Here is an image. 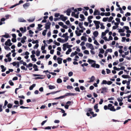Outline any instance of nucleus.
I'll list each match as a JSON object with an SVG mask.
<instances>
[{"mask_svg": "<svg viewBox=\"0 0 131 131\" xmlns=\"http://www.w3.org/2000/svg\"><path fill=\"white\" fill-rule=\"evenodd\" d=\"M93 22L95 24V26H96V29H97L100 27V26L99 25L100 24V21H97L96 20H94L93 21Z\"/></svg>", "mask_w": 131, "mask_h": 131, "instance_id": "obj_1", "label": "nucleus"}, {"mask_svg": "<svg viewBox=\"0 0 131 131\" xmlns=\"http://www.w3.org/2000/svg\"><path fill=\"white\" fill-rule=\"evenodd\" d=\"M86 46L92 50L94 49V48L93 45L91 43H86Z\"/></svg>", "mask_w": 131, "mask_h": 131, "instance_id": "obj_2", "label": "nucleus"}, {"mask_svg": "<svg viewBox=\"0 0 131 131\" xmlns=\"http://www.w3.org/2000/svg\"><path fill=\"white\" fill-rule=\"evenodd\" d=\"M51 23L50 22H48L45 24V28L46 29H49L50 28Z\"/></svg>", "mask_w": 131, "mask_h": 131, "instance_id": "obj_3", "label": "nucleus"}, {"mask_svg": "<svg viewBox=\"0 0 131 131\" xmlns=\"http://www.w3.org/2000/svg\"><path fill=\"white\" fill-rule=\"evenodd\" d=\"M63 59L62 58L58 57L57 59V60L58 61V62L59 64H61L62 63V61Z\"/></svg>", "mask_w": 131, "mask_h": 131, "instance_id": "obj_4", "label": "nucleus"}, {"mask_svg": "<svg viewBox=\"0 0 131 131\" xmlns=\"http://www.w3.org/2000/svg\"><path fill=\"white\" fill-rule=\"evenodd\" d=\"M76 95V94L75 93H67L66 94L65 96H74Z\"/></svg>", "mask_w": 131, "mask_h": 131, "instance_id": "obj_5", "label": "nucleus"}, {"mask_svg": "<svg viewBox=\"0 0 131 131\" xmlns=\"http://www.w3.org/2000/svg\"><path fill=\"white\" fill-rule=\"evenodd\" d=\"M33 67L34 68V70L35 71H37L39 70V69L38 68V66L36 64H34L33 65Z\"/></svg>", "mask_w": 131, "mask_h": 131, "instance_id": "obj_6", "label": "nucleus"}, {"mask_svg": "<svg viewBox=\"0 0 131 131\" xmlns=\"http://www.w3.org/2000/svg\"><path fill=\"white\" fill-rule=\"evenodd\" d=\"M80 17L82 18V19H79V20L82 21L84 19V15L82 14H80Z\"/></svg>", "mask_w": 131, "mask_h": 131, "instance_id": "obj_7", "label": "nucleus"}, {"mask_svg": "<svg viewBox=\"0 0 131 131\" xmlns=\"http://www.w3.org/2000/svg\"><path fill=\"white\" fill-rule=\"evenodd\" d=\"M18 21L20 22H26V21L23 18H20L18 19Z\"/></svg>", "mask_w": 131, "mask_h": 131, "instance_id": "obj_8", "label": "nucleus"}, {"mask_svg": "<svg viewBox=\"0 0 131 131\" xmlns=\"http://www.w3.org/2000/svg\"><path fill=\"white\" fill-rule=\"evenodd\" d=\"M122 77L126 79V78H131L130 77V76L128 75H123L122 76Z\"/></svg>", "mask_w": 131, "mask_h": 131, "instance_id": "obj_9", "label": "nucleus"}, {"mask_svg": "<svg viewBox=\"0 0 131 131\" xmlns=\"http://www.w3.org/2000/svg\"><path fill=\"white\" fill-rule=\"evenodd\" d=\"M93 34L95 37H96L98 36L99 33L97 31H95L93 32Z\"/></svg>", "mask_w": 131, "mask_h": 131, "instance_id": "obj_10", "label": "nucleus"}, {"mask_svg": "<svg viewBox=\"0 0 131 131\" xmlns=\"http://www.w3.org/2000/svg\"><path fill=\"white\" fill-rule=\"evenodd\" d=\"M93 14L94 15H100V13L97 10H96L94 11Z\"/></svg>", "mask_w": 131, "mask_h": 131, "instance_id": "obj_11", "label": "nucleus"}, {"mask_svg": "<svg viewBox=\"0 0 131 131\" xmlns=\"http://www.w3.org/2000/svg\"><path fill=\"white\" fill-rule=\"evenodd\" d=\"M88 62H89V64H92V63H95V61L94 60L89 59L88 61Z\"/></svg>", "mask_w": 131, "mask_h": 131, "instance_id": "obj_12", "label": "nucleus"}, {"mask_svg": "<svg viewBox=\"0 0 131 131\" xmlns=\"http://www.w3.org/2000/svg\"><path fill=\"white\" fill-rule=\"evenodd\" d=\"M95 78L94 77V76H92L91 77V78L90 80L89 81V83L91 82H93L94 81V80L95 79Z\"/></svg>", "mask_w": 131, "mask_h": 131, "instance_id": "obj_13", "label": "nucleus"}, {"mask_svg": "<svg viewBox=\"0 0 131 131\" xmlns=\"http://www.w3.org/2000/svg\"><path fill=\"white\" fill-rule=\"evenodd\" d=\"M107 88L106 87H103L101 89H100L99 91L102 90L104 92H107Z\"/></svg>", "mask_w": 131, "mask_h": 131, "instance_id": "obj_14", "label": "nucleus"}, {"mask_svg": "<svg viewBox=\"0 0 131 131\" xmlns=\"http://www.w3.org/2000/svg\"><path fill=\"white\" fill-rule=\"evenodd\" d=\"M49 89L52 90L55 88L56 87L54 85H49L48 86Z\"/></svg>", "mask_w": 131, "mask_h": 131, "instance_id": "obj_15", "label": "nucleus"}, {"mask_svg": "<svg viewBox=\"0 0 131 131\" xmlns=\"http://www.w3.org/2000/svg\"><path fill=\"white\" fill-rule=\"evenodd\" d=\"M108 109L112 111H115L116 110L114 108V106H113L110 108H108Z\"/></svg>", "mask_w": 131, "mask_h": 131, "instance_id": "obj_16", "label": "nucleus"}, {"mask_svg": "<svg viewBox=\"0 0 131 131\" xmlns=\"http://www.w3.org/2000/svg\"><path fill=\"white\" fill-rule=\"evenodd\" d=\"M11 42L10 39H8L7 41H6L5 43V45L6 46H8L9 43Z\"/></svg>", "mask_w": 131, "mask_h": 131, "instance_id": "obj_17", "label": "nucleus"}, {"mask_svg": "<svg viewBox=\"0 0 131 131\" xmlns=\"http://www.w3.org/2000/svg\"><path fill=\"white\" fill-rule=\"evenodd\" d=\"M65 44H66V47L68 48H70L72 47V45H69V43L68 42H67Z\"/></svg>", "mask_w": 131, "mask_h": 131, "instance_id": "obj_18", "label": "nucleus"}, {"mask_svg": "<svg viewBox=\"0 0 131 131\" xmlns=\"http://www.w3.org/2000/svg\"><path fill=\"white\" fill-rule=\"evenodd\" d=\"M36 84H33L29 88V89L30 90H32L33 89L34 87L36 86Z\"/></svg>", "mask_w": 131, "mask_h": 131, "instance_id": "obj_19", "label": "nucleus"}, {"mask_svg": "<svg viewBox=\"0 0 131 131\" xmlns=\"http://www.w3.org/2000/svg\"><path fill=\"white\" fill-rule=\"evenodd\" d=\"M30 4L29 3H26L23 5V6L24 8H25L26 7L29 6Z\"/></svg>", "mask_w": 131, "mask_h": 131, "instance_id": "obj_20", "label": "nucleus"}, {"mask_svg": "<svg viewBox=\"0 0 131 131\" xmlns=\"http://www.w3.org/2000/svg\"><path fill=\"white\" fill-rule=\"evenodd\" d=\"M72 51V49L71 48H69L68 50L66 52V54H68L70 53Z\"/></svg>", "mask_w": 131, "mask_h": 131, "instance_id": "obj_21", "label": "nucleus"}, {"mask_svg": "<svg viewBox=\"0 0 131 131\" xmlns=\"http://www.w3.org/2000/svg\"><path fill=\"white\" fill-rule=\"evenodd\" d=\"M57 82L58 83H62V81L61 79L58 78L57 79Z\"/></svg>", "mask_w": 131, "mask_h": 131, "instance_id": "obj_22", "label": "nucleus"}, {"mask_svg": "<svg viewBox=\"0 0 131 131\" xmlns=\"http://www.w3.org/2000/svg\"><path fill=\"white\" fill-rule=\"evenodd\" d=\"M63 51H65L66 49V44H65V43H64L63 44Z\"/></svg>", "mask_w": 131, "mask_h": 131, "instance_id": "obj_23", "label": "nucleus"}, {"mask_svg": "<svg viewBox=\"0 0 131 131\" xmlns=\"http://www.w3.org/2000/svg\"><path fill=\"white\" fill-rule=\"evenodd\" d=\"M124 31H125V29L123 28L122 29H119L118 30V31L120 33V32H123Z\"/></svg>", "mask_w": 131, "mask_h": 131, "instance_id": "obj_24", "label": "nucleus"}, {"mask_svg": "<svg viewBox=\"0 0 131 131\" xmlns=\"http://www.w3.org/2000/svg\"><path fill=\"white\" fill-rule=\"evenodd\" d=\"M81 39L82 40H83L85 41H86L87 39L85 37L82 36L81 37Z\"/></svg>", "mask_w": 131, "mask_h": 131, "instance_id": "obj_25", "label": "nucleus"}, {"mask_svg": "<svg viewBox=\"0 0 131 131\" xmlns=\"http://www.w3.org/2000/svg\"><path fill=\"white\" fill-rule=\"evenodd\" d=\"M99 50L100 51V53H103L104 52V50L102 49H99Z\"/></svg>", "mask_w": 131, "mask_h": 131, "instance_id": "obj_26", "label": "nucleus"}, {"mask_svg": "<svg viewBox=\"0 0 131 131\" xmlns=\"http://www.w3.org/2000/svg\"><path fill=\"white\" fill-rule=\"evenodd\" d=\"M83 23V22L79 23V26L81 29V28H82V27H83V26H82Z\"/></svg>", "mask_w": 131, "mask_h": 131, "instance_id": "obj_27", "label": "nucleus"}, {"mask_svg": "<svg viewBox=\"0 0 131 131\" xmlns=\"http://www.w3.org/2000/svg\"><path fill=\"white\" fill-rule=\"evenodd\" d=\"M75 33L78 36H80L81 34L80 32H79V33H78V31L77 30H75Z\"/></svg>", "mask_w": 131, "mask_h": 131, "instance_id": "obj_28", "label": "nucleus"}, {"mask_svg": "<svg viewBox=\"0 0 131 131\" xmlns=\"http://www.w3.org/2000/svg\"><path fill=\"white\" fill-rule=\"evenodd\" d=\"M40 52L38 50H37L36 51V55L38 57L40 56Z\"/></svg>", "mask_w": 131, "mask_h": 131, "instance_id": "obj_29", "label": "nucleus"}, {"mask_svg": "<svg viewBox=\"0 0 131 131\" xmlns=\"http://www.w3.org/2000/svg\"><path fill=\"white\" fill-rule=\"evenodd\" d=\"M47 29L45 30L42 32V35L43 36H45L46 35V33L47 32Z\"/></svg>", "mask_w": 131, "mask_h": 131, "instance_id": "obj_30", "label": "nucleus"}, {"mask_svg": "<svg viewBox=\"0 0 131 131\" xmlns=\"http://www.w3.org/2000/svg\"><path fill=\"white\" fill-rule=\"evenodd\" d=\"M8 82L9 84L11 86H13L14 85V83L11 80H9Z\"/></svg>", "mask_w": 131, "mask_h": 131, "instance_id": "obj_31", "label": "nucleus"}, {"mask_svg": "<svg viewBox=\"0 0 131 131\" xmlns=\"http://www.w3.org/2000/svg\"><path fill=\"white\" fill-rule=\"evenodd\" d=\"M2 36L6 38H8L10 37L9 35L8 34L6 35H3Z\"/></svg>", "mask_w": 131, "mask_h": 131, "instance_id": "obj_32", "label": "nucleus"}, {"mask_svg": "<svg viewBox=\"0 0 131 131\" xmlns=\"http://www.w3.org/2000/svg\"><path fill=\"white\" fill-rule=\"evenodd\" d=\"M117 100L118 102H121L122 101L123 99H122V97H121V98H118L117 99Z\"/></svg>", "mask_w": 131, "mask_h": 131, "instance_id": "obj_33", "label": "nucleus"}, {"mask_svg": "<svg viewBox=\"0 0 131 131\" xmlns=\"http://www.w3.org/2000/svg\"><path fill=\"white\" fill-rule=\"evenodd\" d=\"M35 19V18H34L32 19H28L27 20L29 22H33Z\"/></svg>", "mask_w": 131, "mask_h": 131, "instance_id": "obj_34", "label": "nucleus"}, {"mask_svg": "<svg viewBox=\"0 0 131 131\" xmlns=\"http://www.w3.org/2000/svg\"><path fill=\"white\" fill-rule=\"evenodd\" d=\"M81 66L83 67L82 71L84 72H85L87 70L83 65H81Z\"/></svg>", "mask_w": 131, "mask_h": 131, "instance_id": "obj_35", "label": "nucleus"}, {"mask_svg": "<svg viewBox=\"0 0 131 131\" xmlns=\"http://www.w3.org/2000/svg\"><path fill=\"white\" fill-rule=\"evenodd\" d=\"M68 35V33L67 32H66L64 34H63L62 36H61V37H62L63 38H64L65 37H66V36H67Z\"/></svg>", "mask_w": 131, "mask_h": 131, "instance_id": "obj_36", "label": "nucleus"}, {"mask_svg": "<svg viewBox=\"0 0 131 131\" xmlns=\"http://www.w3.org/2000/svg\"><path fill=\"white\" fill-rule=\"evenodd\" d=\"M60 90H59V91H56L52 92H51L50 94H55L56 93L58 92H60Z\"/></svg>", "mask_w": 131, "mask_h": 131, "instance_id": "obj_37", "label": "nucleus"}, {"mask_svg": "<svg viewBox=\"0 0 131 131\" xmlns=\"http://www.w3.org/2000/svg\"><path fill=\"white\" fill-rule=\"evenodd\" d=\"M108 19V17L104 18L103 19V21L104 22H106L107 20V19Z\"/></svg>", "mask_w": 131, "mask_h": 131, "instance_id": "obj_38", "label": "nucleus"}, {"mask_svg": "<svg viewBox=\"0 0 131 131\" xmlns=\"http://www.w3.org/2000/svg\"><path fill=\"white\" fill-rule=\"evenodd\" d=\"M113 19V17L112 16H110L109 18H108V21L109 22H110Z\"/></svg>", "mask_w": 131, "mask_h": 131, "instance_id": "obj_39", "label": "nucleus"}, {"mask_svg": "<svg viewBox=\"0 0 131 131\" xmlns=\"http://www.w3.org/2000/svg\"><path fill=\"white\" fill-rule=\"evenodd\" d=\"M33 65L32 63H30L28 64L27 65V67L29 68L30 67H32Z\"/></svg>", "mask_w": 131, "mask_h": 131, "instance_id": "obj_40", "label": "nucleus"}, {"mask_svg": "<svg viewBox=\"0 0 131 131\" xmlns=\"http://www.w3.org/2000/svg\"><path fill=\"white\" fill-rule=\"evenodd\" d=\"M32 43L33 44H38V41L37 40H33V41L32 42Z\"/></svg>", "mask_w": 131, "mask_h": 131, "instance_id": "obj_41", "label": "nucleus"}, {"mask_svg": "<svg viewBox=\"0 0 131 131\" xmlns=\"http://www.w3.org/2000/svg\"><path fill=\"white\" fill-rule=\"evenodd\" d=\"M131 81V78H129V79H128V81L127 82V84L128 85H129L130 83V82Z\"/></svg>", "mask_w": 131, "mask_h": 131, "instance_id": "obj_42", "label": "nucleus"}, {"mask_svg": "<svg viewBox=\"0 0 131 131\" xmlns=\"http://www.w3.org/2000/svg\"><path fill=\"white\" fill-rule=\"evenodd\" d=\"M105 15L106 16H109L110 15V12L105 13Z\"/></svg>", "mask_w": 131, "mask_h": 131, "instance_id": "obj_43", "label": "nucleus"}, {"mask_svg": "<svg viewBox=\"0 0 131 131\" xmlns=\"http://www.w3.org/2000/svg\"><path fill=\"white\" fill-rule=\"evenodd\" d=\"M12 105L11 104L9 103L7 105V106L8 108H10L12 107Z\"/></svg>", "mask_w": 131, "mask_h": 131, "instance_id": "obj_44", "label": "nucleus"}, {"mask_svg": "<svg viewBox=\"0 0 131 131\" xmlns=\"http://www.w3.org/2000/svg\"><path fill=\"white\" fill-rule=\"evenodd\" d=\"M107 81L105 80H103V81L102 83H101L102 84H106L107 83Z\"/></svg>", "mask_w": 131, "mask_h": 131, "instance_id": "obj_45", "label": "nucleus"}, {"mask_svg": "<svg viewBox=\"0 0 131 131\" xmlns=\"http://www.w3.org/2000/svg\"><path fill=\"white\" fill-rule=\"evenodd\" d=\"M84 53L86 54H89V51L88 50H85L84 51Z\"/></svg>", "mask_w": 131, "mask_h": 131, "instance_id": "obj_46", "label": "nucleus"}, {"mask_svg": "<svg viewBox=\"0 0 131 131\" xmlns=\"http://www.w3.org/2000/svg\"><path fill=\"white\" fill-rule=\"evenodd\" d=\"M67 19V17H64L62 19V20L64 21H65Z\"/></svg>", "mask_w": 131, "mask_h": 131, "instance_id": "obj_47", "label": "nucleus"}, {"mask_svg": "<svg viewBox=\"0 0 131 131\" xmlns=\"http://www.w3.org/2000/svg\"><path fill=\"white\" fill-rule=\"evenodd\" d=\"M73 73L72 72H70L68 73V76L70 77L72 75Z\"/></svg>", "mask_w": 131, "mask_h": 131, "instance_id": "obj_48", "label": "nucleus"}, {"mask_svg": "<svg viewBox=\"0 0 131 131\" xmlns=\"http://www.w3.org/2000/svg\"><path fill=\"white\" fill-rule=\"evenodd\" d=\"M118 63V60H117L116 62H114L113 63V66H116L117 65Z\"/></svg>", "mask_w": 131, "mask_h": 131, "instance_id": "obj_49", "label": "nucleus"}, {"mask_svg": "<svg viewBox=\"0 0 131 131\" xmlns=\"http://www.w3.org/2000/svg\"><path fill=\"white\" fill-rule=\"evenodd\" d=\"M4 48L6 50H11L10 48L7 46H5Z\"/></svg>", "mask_w": 131, "mask_h": 131, "instance_id": "obj_50", "label": "nucleus"}, {"mask_svg": "<svg viewBox=\"0 0 131 131\" xmlns=\"http://www.w3.org/2000/svg\"><path fill=\"white\" fill-rule=\"evenodd\" d=\"M106 73L107 74H108L111 73V70L109 69H106Z\"/></svg>", "mask_w": 131, "mask_h": 131, "instance_id": "obj_51", "label": "nucleus"}, {"mask_svg": "<svg viewBox=\"0 0 131 131\" xmlns=\"http://www.w3.org/2000/svg\"><path fill=\"white\" fill-rule=\"evenodd\" d=\"M94 43L97 46L99 45V43L97 42V41L96 40H94Z\"/></svg>", "mask_w": 131, "mask_h": 131, "instance_id": "obj_52", "label": "nucleus"}, {"mask_svg": "<svg viewBox=\"0 0 131 131\" xmlns=\"http://www.w3.org/2000/svg\"><path fill=\"white\" fill-rule=\"evenodd\" d=\"M73 87L72 86L70 85H68L67 86V88L68 89H72Z\"/></svg>", "mask_w": 131, "mask_h": 131, "instance_id": "obj_53", "label": "nucleus"}, {"mask_svg": "<svg viewBox=\"0 0 131 131\" xmlns=\"http://www.w3.org/2000/svg\"><path fill=\"white\" fill-rule=\"evenodd\" d=\"M131 14L129 12H127L126 14H125V16L126 17H127V16H130V15Z\"/></svg>", "mask_w": 131, "mask_h": 131, "instance_id": "obj_54", "label": "nucleus"}, {"mask_svg": "<svg viewBox=\"0 0 131 131\" xmlns=\"http://www.w3.org/2000/svg\"><path fill=\"white\" fill-rule=\"evenodd\" d=\"M75 90L77 91H78V92H80V90L79 88V87H76L75 88Z\"/></svg>", "mask_w": 131, "mask_h": 131, "instance_id": "obj_55", "label": "nucleus"}, {"mask_svg": "<svg viewBox=\"0 0 131 131\" xmlns=\"http://www.w3.org/2000/svg\"><path fill=\"white\" fill-rule=\"evenodd\" d=\"M113 37L111 36H109V39L107 40V41H109L110 40H113Z\"/></svg>", "mask_w": 131, "mask_h": 131, "instance_id": "obj_56", "label": "nucleus"}, {"mask_svg": "<svg viewBox=\"0 0 131 131\" xmlns=\"http://www.w3.org/2000/svg\"><path fill=\"white\" fill-rule=\"evenodd\" d=\"M18 5V4H15L13 5L11 7H10V8H13L14 7H15L17 6Z\"/></svg>", "mask_w": 131, "mask_h": 131, "instance_id": "obj_57", "label": "nucleus"}, {"mask_svg": "<svg viewBox=\"0 0 131 131\" xmlns=\"http://www.w3.org/2000/svg\"><path fill=\"white\" fill-rule=\"evenodd\" d=\"M98 104H96L94 106V109L95 110H96L98 108Z\"/></svg>", "mask_w": 131, "mask_h": 131, "instance_id": "obj_58", "label": "nucleus"}, {"mask_svg": "<svg viewBox=\"0 0 131 131\" xmlns=\"http://www.w3.org/2000/svg\"><path fill=\"white\" fill-rule=\"evenodd\" d=\"M65 38V41H66V42H67L68 39L69 38V36H66V37H64Z\"/></svg>", "mask_w": 131, "mask_h": 131, "instance_id": "obj_59", "label": "nucleus"}, {"mask_svg": "<svg viewBox=\"0 0 131 131\" xmlns=\"http://www.w3.org/2000/svg\"><path fill=\"white\" fill-rule=\"evenodd\" d=\"M59 15H60V14L59 13H55L54 14V16L55 17H57L59 16Z\"/></svg>", "mask_w": 131, "mask_h": 131, "instance_id": "obj_60", "label": "nucleus"}, {"mask_svg": "<svg viewBox=\"0 0 131 131\" xmlns=\"http://www.w3.org/2000/svg\"><path fill=\"white\" fill-rule=\"evenodd\" d=\"M80 89L81 90H85V88L84 87V86H81L80 87Z\"/></svg>", "mask_w": 131, "mask_h": 131, "instance_id": "obj_61", "label": "nucleus"}, {"mask_svg": "<svg viewBox=\"0 0 131 131\" xmlns=\"http://www.w3.org/2000/svg\"><path fill=\"white\" fill-rule=\"evenodd\" d=\"M39 46V45L38 44H36L34 47V48L35 49L37 48Z\"/></svg>", "mask_w": 131, "mask_h": 131, "instance_id": "obj_62", "label": "nucleus"}, {"mask_svg": "<svg viewBox=\"0 0 131 131\" xmlns=\"http://www.w3.org/2000/svg\"><path fill=\"white\" fill-rule=\"evenodd\" d=\"M124 29H125L126 30H128L129 29V28L128 26H124L123 27Z\"/></svg>", "mask_w": 131, "mask_h": 131, "instance_id": "obj_63", "label": "nucleus"}, {"mask_svg": "<svg viewBox=\"0 0 131 131\" xmlns=\"http://www.w3.org/2000/svg\"><path fill=\"white\" fill-rule=\"evenodd\" d=\"M12 41L14 42H16V38H12Z\"/></svg>", "mask_w": 131, "mask_h": 131, "instance_id": "obj_64", "label": "nucleus"}]
</instances>
